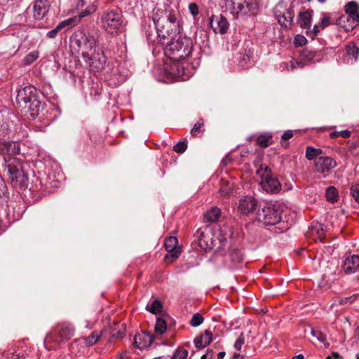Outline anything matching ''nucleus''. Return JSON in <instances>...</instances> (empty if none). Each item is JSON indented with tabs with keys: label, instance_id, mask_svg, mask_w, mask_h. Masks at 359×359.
<instances>
[{
	"label": "nucleus",
	"instance_id": "obj_63",
	"mask_svg": "<svg viewBox=\"0 0 359 359\" xmlns=\"http://www.w3.org/2000/svg\"><path fill=\"white\" fill-rule=\"evenodd\" d=\"M355 334H357V336H358V337L359 339V325L356 327Z\"/></svg>",
	"mask_w": 359,
	"mask_h": 359
},
{
	"label": "nucleus",
	"instance_id": "obj_64",
	"mask_svg": "<svg viewBox=\"0 0 359 359\" xmlns=\"http://www.w3.org/2000/svg\"><path fill=\"white\" fill-rule=\"evenodd\" d=\"M117 359H125V357H124L123 355H120L117 358Z\"/></svg>",
	"mask_w": 359,
	"mask_h": 359
},
{
	"label": "nucleus",
	"instance_id": "obj_59",
	"mask_svg": "<svg viewBox=\"0 0 359 359\" xmlns=\"http://www.w3.org/2000/svg\"><path fill=\"white\" fill-rule=\"evenodd\" d=\"M226 355L224 351H221L217 354V359H223Z\"/></svg>",
	"mask_w": 359,
	"mask_h": 359
},
{
	"label": "nucleus",
	"instance_id": "obj_33",
	"mask_svg": "<svg viewBox=\"0 0 359 359\" xmlns=\"http://www.w3.org/2000/svg\"><path fill=\"white\" fill-rule=\"evenodd\" d=\"M326 198L328 201L332 203L337 201L338 193L335 187L331 186L327 188Z\"/></svg>",
	"mask_w": 359,
	"mask_h": 359
},
{
	"label": "nucleus",
	"instance_id": "obj_3",
	"mask_svg": "<svg viewBox=\"0 0 359 359\" xmlns=\"http://www.w3.org/2000/svg\"><path fill=\"white\" fill-rule=\"evenodd\" d=\"M97 30H76L70 38V46L72 50L81 53L82 57H88L95 50Z\"/></svg>",
	"mask_w": 359,
	"mask_h": 359
},
{
	"label": "nucleus",
	"instance_id": "obj_16",
	"mask_svg": "<svg viewBox=\"0 0 359 359\" xmlns=\"http://www.w3.org/2000/svg\"><path fill=\"white\" fill-rule=\"evenodd\" d=\"M50 8L48 0H36L32 6L27 8L26 13H32L33 18L36 20H41L47 15Z\"/></svg>",
	"mask_w": 359,
	"mask_h": 359
},
{
	"label": "nucleus",
	"instance_id": "obj_37",
	"mask_svg": "<svg viewBox=\"0 0 359 359\" xmlns=\"http://www.w3.org/2000/svg\"><path fill=\"white\" fill-rule=\"evenodd\" d=\"M257 142L259 146L266 147L271 143V136L261 135L257 137Z\"/></svg>",
	"mask_w": 359,
	"mask_h": 359
},
{
	"label": "nucleus",
	"instance_id": "obj_9",
	"mask_svg": "<svg viewBox=\"0 0 359 359\" xmlns=\"http://www.w3.org/2000/svg\"><path fill=\"white\" fill-rule=\"evenodd\" d=\"M359 6L354 1H349L344 6V11L347 16H341L338 19V24L344 27L346 32L352 31L359 25Z\"/></svg>",
	"mask_w": 359,
	"mask_h": 359
},
{
	"label": "nucleus",
	"instance_id": "obj_53",
	"mask_svg": "<svg viewBox=\"0 0 359 359\" xmlns=\"http://www.w3.org/2000/svg\"><path fill=\"white\" fill-rule=\"evenodd\" d=\"M305 64L302 61H292L291 62V67L292 69L294 68H303Z\"/></svg>",
	"mask_w": 359,
	"mask_h": 359
},
{
	"label": "nucleus",
	"instance_id": "obj_61",
	"mask_svg": "<svg viewBox=\"0 0 359 359\" xmlns=\"http://www.w3.org/2000/svg\"><path fill=\"white\" fill-rule=\"evenodd\" d=\"M323 153V150L321 149L316 148V158H318L321 154Z\"/></svg>",
	"mask_w": 359,
	"mask_h": 359
},
{
	"label": "nucleus",
	"instance_id": "obj_2",
	"mask_svg": "<svg viewBox=\"0 0 359 359\" xmlns=\"http://www.w3.org/2000/svg\"><path fill=\"white\" fill-rule=\"evenodd\" d=\"M180 19L181 15L177 8H167L165 10H154L152 20L158 36L164 39L167 36L180 33Z\"/></svg>",
	"mask_w": 359,
	"mask_h": 359
},
{
	"label": "nucleus",
	"instance_id": "obj_7",
	"mask_svg": "<svg viewBox=\"0 0 359 359\" xmlns=\"http://www.w3.org/2000/svg\"><path fill=\"white\" fill-rule=\"evenodd\" d=\"M259 176L260 185L267 193L275 194L281 190L282 185L277 177L272 175L271 169L266 164H261L257 170Z\"/></svg>",
	"mask_w": 359,
	"mask_h": 359
},
{
	"label": "nucleus",
	"instance_id": "obj_46",
	"mask_svg": "<svg viewBox=\"0 0 359 359\" xmlns=\"http://www.w3.org/2000/svg\"><path fill=\"white\" fill-rule=\"evenodd\" d=\"M187 144L184 142H180L175 144L173 149L177 153H183L186 151Z\"/></svg>",
	"mask_w": 359,
	"mask_h": 359
},
{
	"label": "nucleus",
	"instance_id": "obj_12",
	"mask_svg": "<svg viewBox=\"0 0 359 359\" xmlns=\"http://www.w3.org/2000/svg\"><path fill=\"white\" fill-rule=\"evenodd\" d=\"M228 1L230 3L231 13L236 18L249 13L254 14L257 9L255 0H228Z\"/></svg>",
	"mask_w": 359,
	"mask_h": 359
},
{
	"label": "nucleus",
	"instance_id": "obj_57",
	"mask_svg": "<svg viewBox=\"0 0 359 359\" xmlns=\"http://www.w3.org/2000/svg\"><path fill=\"white\" fill-rule=\"evenodd\" d=\"M86 1L85 0H77V6L76 7H83L84 5H86Z\"/></svg>",
	"mask_w": 359,
	"mask_h": 359
},
{
	"label": "nucleus",
	"instance_id": "obj_52",
	"mask_svg": "<svg viewBox=\"0 0 359 359\" xmlns=\"http://www.w3.org/2000/svg\"><path fill=\"white\" fill-rule=\"evenodd\" d=\"M293 131L291 130H286L283 135H282V140H287L293 137Z\"/></svg>",
	"mask_w": 359,
	"mask_h": 359
},
{
	"label": "nucleus",
	"instance_id": "obj_38",
	"mask_svg": "<svg viewBox=\"0 0 359 359\" xmlns=\"http://www.w3.org/2000/svg\"><path fill=\"white\" fill-rule=\"evenodd\" d=\"M188 351L178 347L174 352L172 359H187L188 356Z\"/></svg>",
	"mask_w": 359,
	"mask_h": 359
},
{
	"label": "nucleus",
	"instance_id": "obj_18",
	"mask_svg": "<svg viewBox=\"0 0 359 359\" xmlns=\"http://www.w3.org/2000/svg\"><path fill=\"white\" fill-rule=\"evenodd\" d=\"M257 200L251 196H247L241 198L238 204V210L241 214L248 215L257 212Z\"/></svg>",
	"mask_w": 359,
	"mask_h": 359
},
{
	"label": "nucleus",
	"instance_id": "obj_48",
	"mask_svg": "<svg viewBox=\"0 0 359 359\" xmlns=\"http://www.w3.org/2000/svg\"><path fill=\"white\" fill-rule=\"evenodd\" d=\"M306 39L302 35H297L294 38V43L296 46H302L306 43Z\"/></svg>",
	"mask_w": 359,
	"mask_h": 359
},
{
	"label": "nucleus",
	"instance_id": "obj_54",
	"mask_svg": "<svg viewBox=\"0 0 359 359\" xmlns=\"http://www.w3.org/2000/svg\"><path fill=\"white\" fill-rule=\"evenodd\" d=\"M250 60V55L248 54H243L242 55V60H240V65L243 67H245L247 62Z\"/></svg>",
	"mask_w": 359,
	"mask_h": 359
},
{
	"label": "nucleus",
	"instance_id": "obj_10",
	"mask_svg": "<svg viewBox=\"0 0 359 359\" xmlns=\"http://www.w3.org/2000/svg\"><path fill=\"white\" fill-rule=\"evenodd\" d=\"M102 22L104 28L110 34H118L125 27L123 15L118 10H111L104 13L102 16Z\"/></svg>",
	"mask_w": 359,
	"mask_h": 359
},
{
	"label": "nucleus",
	"instance_id": "obj_4",
	"mask_svg": "<svg viewBox=\"0 0 359 359\" xmlns=\"http://www.w3.org/2000/svg\"><path fill=\"white\" fill-rule=\"evenodd\" d=\"M16 102L19 108L29 112V117L34 119L41 109V102L38 99L37 90L33 86H27L18 91Z\"/></svg>",
	"mask_w": 359,
	"mask_h": 359
},
{
	"label": "nucleus",
	"instance_id": "obj_14",
	"mask_svg": "<svg viewBox=\"0 0 359 359\" xmlns=\"http://www.w3.org/2000/svg\"><path fill=\"white\" fill-rule=\"evenodd\" d=\"M8 199L6 201L5 205L2 207L0 217H5L11 223L19 220L22 217L25 210L23 206L16 202H11L8 204Z\"/></svg>",
	"mask_w": 359,
	"mask_h": 359
},
{
	"label": "nucleus",
	"instance_id": "obj_32",
	"mask_svg": "<svg viewBox=\"0 0 359 359\" xmlns=\"http://www.w3.org/2000/svg\"><path fill=\"white\" fill-rule=\"evenodd\" d=\"M101 332H93L88 337H84V343L86 346H93L94 345L100 338Z\"/></svg>",
	"mask_w": 359,
	"mask_h": 359
},
{
	"label": "nucleus",
	"instance_id": "obj_42",
	"mask_svg": "<svg viewBox=\"0 0 359 359\" xmlns=\"http://www.w3.org/2000/svg\"><path fill=\"white\" fill-rule=\"evenodd\" d=\"M350 191L352 197L359 203V184L352 185Z\"/></svg>",
	"mask_w": 359,
	"mask_h": 359
},
{
	"label": "nucleus",
	"instance_id": "obj_36",
	"mask_svg": "<svg viewBox=\"0 0 359 359\" xmlns=\"http://www.w3.org/2000/svg\"><path fill=\"white\" fill-rule=\"evenodd\" d=\"M203 321L204 318L203 317V316L199 313H196L192 316L189 324L191 326L196 327L201 325L203 323Z\"/></svg>",
	"mask_w": 359,
	"mask_h": 359
},
{
	"label": "nucleus",
	"instance_id": "obj_27",
	"mask_svg": "<svg viewBox=\"0 0 359 359\" xmlns=\"http://www.w3.org/2000/svg\"><path fill=\"white\" fill-rule=\"evenodd\" d=\"M229 243L230 241H229ZM226 249H228V254L226 256L229 258L233 264H236L243 261V254L240 250L233 248H230L229 245V247L226 248Z\"/></svg>",
	"mask_w": 359,
	"mask_h": 359
},
{
	"label": "nucleus",
	"instance_id": "obj_24",
	"mask_svg": "<svg viewBox=\"0 0 359 359\" xmlns=\"http://www.w3.org/2000/svg\"><path fill=\"white\" fill-rule=\"evenodd\" d=\"M212 341V333L210 330H206L204 333L196 337L194 343L197 348H203L208 346Z\"/></svg>",
	"mask_w": 359,
	"mask_h": 359
},
{
	"label": "nucleus",
	"instance_id": "obj_28",
	"mask_svg": "<svg viewBox=\"0 0 359 359\" xmlns=\"http://www.w3.org/2000/svg\"><path fill=\"white\" fill-rule=\"evenodd\" d=\"M221 215V210L217 207H212L205 214L206 221L210 222H217Z\"/></svg>",
	"mask_w": 359,
	"mask_h": 359
},
{
	"label": "nucleus",
	"instance_id": "obj_11",
	"mask_svg": "<svg viewBox=\"0 0 359 359\" xmlns=\"http://www.w3.org/2000/svg\"><path fill=\"white\" fill-rule=\"evenodd\" d=\"M283 209L279 204H267L258 209V219L266 225H275L281 220Z\"/></svg>",
	"mask_w": 359,
	"mask_h": 359
},
{
	"label": "nucleus",
	"instance_id": "obj_49",
	"mask_svg": "<svg viewBox=\"0 0 359 359\" xmlns=\"http://www.w3.org/2000/svg\"><path fill=\"white\" fill-rule=\"evenodd\" d=\"M189 11L194 17L198 15L199 13L198 6L196 3L189 4Z\"/></svg>",
	"mask_w": 359,
	"mask_h": 359
},
{
	"label": "nucleus",
	"instance_id": "obj_39",
	"mask_svg": "<svg viewBox=\"0 0 359 359\" xmlns=\"http://www.w3.org/2000/svg\"><path fill=\"white\" fill-rule=\"evenodd\" d=\"M311 334L313 337L316 338L320 342L325 343L326 341V336L321 331L318 330L311 329Z\"/></svg>",
	"mask_w": 359,
	"mask_h": 359
},
{
	"label": "nucleus",
	"instance_id": "obj_31",
	"mask_svg": "<svg viewBox=\"0 0 359 359\" xmlns=\"http://www.w3.org/2000/svg\"><path fill=\"white\" fill-rule=\"evenodd\" d=\"M39 56V53L38 50H34L28 53L23 58L22 62L24 65H30L34 61H36Z\"/></svg>",
	"mask_w": 359,
	"mask_h": 359
},
{
	"label": "nucleus",
	"instance_id": "obj_22",
	"mask_svg": "<svg viewBox=\"0 0 359 359\" xmlns=\"http://www.w3.org/2000/svg\"><path fill=\"white\" fill-rule=\"evenodd\" d=\"M55 332L59 336L61 341H67L74 335L75 329L69 323H63L59 325Z\"/></svg>",
	"mask_w": 359,
	"mask_h": 359
},
{
	"label": "nucleus",
	"instance_id": "obj_35",
	"mask_svg": "<svg viewBox=\"0 0 359 359\" xmlns=\"http://www.w3.org/2000/svg\"><path fill=\"white\" fill-rule=\"evenodd\" d=\"M167 330V323L165 320L161 318H158L156 319V323L155 325V331L159 334H163Z\"/></svg>",
	"mask_w": 359,
	"mask_h": 359
},
{
	"label": "nucleus",
	"instance_id": "obj_30",
	"mask_svg": "<svg viewBox=\"0 0 359 359\" xmlns=\"http://www.w3.org/2000/svg\"><path fill=\"white\" fill-rule=\"evenodd\" d=\"M317 55V52L311 50L307 48H304L300 53L302 60L311 62L315 59Z\"/></svg>",
	"mask_w": 359,
	"mask_h": 359
},
{
	"label": "nucleus",
	"instance_id": "obj_25",
	"mask_svg": "<svg viewBox=\"0 0 359 359\" xmlns=\"http://www.w3.org/2000/svg\"><path fill=\"white\" fill-rule=\"evenodd\" d=\"M294 12L292 8H288L285 13H284L282 15L278 17V23L285 27H290L293 22L294 19Z\"/></svg>",
	"mask_w": 359,
	"mask_h": 359
},
{
	"label": "nucleus",
	"instance_id": "obj_34",
	"mask_svg": "<svg viewBox=\"0 0 359 359\" xmlns=\"http://www.w3.org/2000/svg\"><path fill=\"white\" fill-rule=\"evenodd\" d=\"M346 53L354 60L357 59L359 53V48L353 43H350L346 46Z\"/></svg>",
	"mask_w": 359,
	"mask_h": 359
},
{
	"label": "nucleus",
	"instance_id": "obj_56",
	"mask_svg": "<svg viewBox=\"0 0 359 359\" xmlns=\"http://www.w3.org/2000/svg\"><path fill=\"white\" fill-rule=\"evenodd\" d=\"M326 359H340L339 355L337 353H333L331 355H329Z\"/></svg>",
	"mask_w": 359,
	"mask_h": 359
},
{
	"label": "nucleus",
	"instance_id": "obj_6",
	"mask_svg": "<svg viewBox=\"0 0 359 359\" xmlns=\"http://www.w3.org/2000/svg\"><path fill=\"white\" fill-rule=\"evenodd\" d=\"M3 169L9 179L20 185H25L28 181V176L25 174L21 161L14 156L4 157Z\"/></svg>",
	"mask_w": 359,
	"mask_h": 359
},
{
	"label": "nucleus",
	"instance_id": "obj_55",
	"mask_svg": "<svg viewBox=\"0 0 359 359\" xmlns=\"http://www.w3.org/2000/svg\"><path fill=\"white\" fill-rule=\"evenodd\" d=\"M213 356V352L212 350L208 349L205 354L203 355L201 359H212Z\"/></svg>",
	"mask_w": 359,
	"mask_h": 359
},
{
	"label": "nucleus",
	"instance_id": "obj_29",
	"mask_svg": "<svg viewBox=\"0 0 359 359\" xmlns=\"http://www.w3.org/2000/svg\"><path fill=\"white\" fill-rule=\"evenodd\" d=\"M146 309L151 313L158 314L161 312L163 305L159 300L155 299L151 304H148Z\"/></svg>",
	"mask_w": 359,
	"mask_h": 359
},
{
	"label": "nucleus",
	"instance_id": "obj_62",
	"mask_svg": "<svg viewBox=\"0 0 359 359\" xmlns=\"http://www.w3.org/2000/svg\"><path fill=\"white\" fill-rule=\"evenodd\" d=\"M292 359H304V356L302 354L294 355Z\"/></svg>",
	"mask_w": 359,
	"mask_h": 359
},
{
	"label": "nucleus",
	"instance_id": "obj_50",
	"mask_svg": "<svg viewBox=\"0 0 359 359\" xmlns=\"http://www.w3.org/2000/svg\"><path fill=\"white\" fill-rule=\"evenodd\" d=\"M7 359H25V356L22 353H12L8 355Z\"/></svg>",
	"mask_w": 359,
	"mask_h": 359
},
{
	"label": "nucleus",
	"instance_id": "obj_20",
	"mask_svg": "<svg viewBox=\"0 0 359 359\" xmlns=\"http://www.w3.org/2000/svg\"><path fill=\"white\" fill-rule=\"evenodd\" d=\"M210 25L215 33L221 34H224L227 32L229 25L226 18L222 15L212 16L210 18Z\"/></svg>",
	"mask_w": 359,
	"mask_h": 359
},
{
	"label": "nucleus",
	"instance_id": "obj_41",
	"mask_svg": "<svg viewBox=\"0 0 359 359\" xmlns=\"http://www.w3.org/2000/svg\"><path fill=\"white\" fill-rule=\"evenodd\" d=\"M204 125L203 118H200L197 123H196L191 130V134L192 136H197L198 133L201 130V128Z\"/></svg>",
	"mask_w": 359,
	"mask_h": 359
},
{
	"label": "nucleus",
	"instance_id": "obj_47",
	"mask_svg": "<svg viewBox=\"0 0 359 359\" xmlns=\"http://www.w3.org/2000/svg\"><path fill=\"white\" fill-rule=\"evenodd\" d=\"M357 297H358V294H353L349 297L341 298L339 300V304H344L346 303H353V302H355Z\"/></svg>",
	"mask_w": 359,
	"mask_h": 359
},
{
	"label": "nucleus",
	"instance_id": "obj_21",
	"mask_svg": "<svg viewBox=\"0 0 359 359\" xmlns=\"http://www.w3.org/2000/svg\"><path fill=\"white\" fill-rule=\"evenodd\" d=\"M342 268L346 274H351L359 270V255H351L344 261Z\"/></svg>",
	"mask_w": 359,
	"mask_h": 359
},
{
	"label": "nucleus",
	"instance_id": "obj_60",
	"mask_svg": "<svg viewBox=\"0 0 359 359\" xmlns=\"http://www.w3.org/2000/svg\"><path fill=\"white\" fill-rule=\"evenodd\" d=\"M140 336H137V335H135V337H134V342L135 344H136V346L138 348H141L142 347L137 344V339L140 338Z\"/></svg>",
	"mask_w": 359,
	"mask_h": 359
},
{
	"label": "nucleus",
	"instance_id": "obj_45",
	"mask_svg": "<svg viewBox=\"0 0 359 359\" xmlns=\"http://www.w3.org/2000/svg\"><path fill=\"white\" fill-rule=\"evenodd\" d=\"M245 343V337L243 333H241L234 343V348L237 351H241L243 345Z\"/></svg>",
	"mask_w": 359,
	"mask_h": 359
},
{
	"label": "nucleus",
	"instance_id": "obj_15",
	"mask_svg": "<svg viewBox=\"0 0 359 359\" xmlns=\"http://www.w3.org/2000/svg\"><path fill=\"white\" fill-rule=\"evenodd\" d=\"M93 72H100L102 70L107 62V57L103 52H96L95 50L92 51L91 55L88 57H83Z\"/></svg>",
	"mask_w": 359,
	"mask_h": 359
},
{
	"label": "nucleus",
	"instance_id": "obj_43",
	"mask_svg": "<svg viewBox=\"0 0 359 359\" xmlns=\"http://www.w3.org/2000/svg\"><path fill=\"white\" fill-rule=\"evenodd\" d=\"M306 158L311 161L316 158V148L309 146L306 149Z\"/></svg>",
	"mask_w": 359,
	"mask_h": 359
},
{
	"label": "nucleus",
	"instance_id": "obj_17",
	"mask_svg": "<svg viewBox=\"0 0 359 359\" xmlns=\"http://www.w3.org/2000/svg\"><path fill=\"white\" fill-rule=\"evenodd\" d=\"M164 246L168 252V255L165 257L167 262H173L180 257L181 250L178 247V240L175 236L167 238L165 240Z\"/></svg>",
	"mask_w": 359,
	"mask_h": 359
},
{
	"label": "nucleus",
	"instance_id": "obj_40",
	"mask_svg": "<svg viewBox=\"0 0 359 359\" xmlns=\"http://www.w3.org/2000/svg\"><path fill=\"white\" fill-rule=\"evenodd\" d=\"M351 131L348 130H344L341 131H334L330 133V136L331 138H337L339 136H341L344 138H348L351 136Z\"/></svg>",
	"mask_w": 359,
	"mask_h": 359
},
{
	"label": "nucleus",
	"instance_id": "obj_58",
	"mask_svg": "<svg viewBox=\"0 0 359 359\" xmlns=\"http://www.w3.org/2000/svg\"><path fill=\"white\" fill-rule=\"evenodd\" d=\"M243 355L239 354V353H233V359H243Z\"/></svg>",
	"mask_w": 359,
	"mask_h": 359
},
{
	"label": "nucleus",
	"instance_id": "obj_23",
	"mask_svg": "<svg viewBox=\"0 0 359 359\" xmlns=\"http://www.w3.org/2000/svg\"><path fill=\"white\" fill-rule=\"evenodd\" d=\"M76 20L74 18H68L60 22L55 28L51 29L48 32L46 36L50 39H54L56 37L59 32H61L62 29L65 32L69 28L72 27L75 25Z\"/></svg>",
	"mask_w": 359,
	"mask_h": 359
},
{
	"label": "nucleus",
	"instance_id": "obj_1",
	"mask_svg": "<svg viewBox=\"0 0 359 359\" xmlns=\"http://www.w3.org/2000/svg\"><path fill=\"white\" fill-rule=\"evenodd\" d=\"M193 48V41L187 36H178L166 44L164 54L174 62L170 66V74L177 77L184 76V69L178 62L190 56Z\"/></svg>",
	"mask_w": 359,
	"mask_h": 359
},
{
	"label": "nucleus",
	"instance_id": "obj_5",
	"mask_svg": "<svg viewBox=\"0 0 359 359\" xmlns=\"http://www.w3.org/2000/svg\"><path fill=\"white\" fill-rule=\"evenodd\" d=\"M227 229V227L222 229L216 239H214L213 233L210 229L201 231L199 236V246L205 251L215 250V252L219 255H226V248L229 247V238L231 231L229 229V233L224 235L222 233Z\"/></svg>",
	"mask_w": 359,
	"mask_h": 359
},
{
	"label": "nucleus",
	"instance_id": "obj_8",
	"mask_svg": "<svg viewBox=\"0 0 359 359\" xmlns=\"http://www.w3.org/2000/svg\"><path fill=\"white\" fill-rule=\"evenodd\" d=\"M7 125H0V152L6 154L4 157L13 156L20 151L19 138L11 137Z\"/></svg>",
	"mask_w": 359,
	"mask_h": 359
},
{
	"label": "nucleus",
	"instance_id": "obj_26",
	"mask_svg": "<svg viewBox=\"0 0 359 359\" xmlns=\"http://www.w3.org/2000/svg\"><path fill=\"white\" fill-rule=\"evenodd\" d=\"M312 13L311 10L304 12H300L298 15V22L304 29H310L312 20Z\"/></svg>",
	"mask_w": 359,
	"mask_h": 359
},
{
	"label": "nucleus",
	"instance_id": "obj_51",
	"mask_svg": "<svg viewBox=\"0 0 359 359\" xmlns=\"http://www.w3.org/2000/svg\"><path fill=\"white\" fill-rule=\"evenodd\" d=\"M330 25V18L329 16H324L320 22L322 28H325Z\"/></svg>",
	"mask_w": 359,
	"mask_h": 359
},
{
	"label": "nucleus",
	"instance_id": "obj_13",
	"mask_svg": "<svg viewBox=\"0 0 359 359\" xmlns=\"http://www.w3.org/2000/svg\"><path fill=\"white\" fill-rule=\"evenodd\" d=\"M228 1L230 3L231 13L236 18L249 13L254 14L257 9L255 0H228Z\"/></svg>",
	"mask_w": 359,
	"mask_h": 359
},
{
	"label": "nucleus",
	"instance_id": "obj_19",
	"mask_svg": "<svg viewBox=\"0 0 359 359\" xmlns=\"http://www.w3.org/2000/svg\"><path fill=\"white\" fill-rule=\"evenodd\" d=\"M336 165V161L328 156H320L315 159V168L319 173L328 172Z\"/></svg>",
	"mask_w": 359,
	"mask_h": 359
},
{
	"label": "nucleus",
	"instance_id": "obj_44",
	"mask_svg": "<svg viewBox=\"0 0 359 359\" xmlns=\"http://www.w3.org/2000/svg\"><path fill=\"white\" fill-rule=\"evenodd\" d=\"M306 34L311 39H313L320 32V28L318 25H314L312 29H306Z\"/></svg>",
	"mask_w": 359,
	"mask_h": 359
}]
</instances>
